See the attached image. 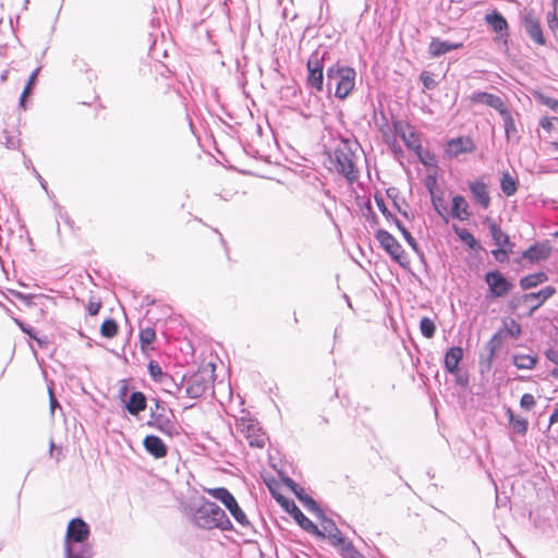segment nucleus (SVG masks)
<instances>
[{"label":"nucleus","instance_id":"ea45409f","mask_svg":"<svg viewBox=\"0 0 558 558\" xmlns=\"http://www.w3.org/2000/svg\"><path fill=\"white\" fill-rule=\"evenodd\" d=\"M138 338H140V343H141V348L143 351L153 350L154 348L151 347V344L156 339L155 328L141 327Z\"/></svg>","mask_w":558,"mask_h":558},{"label":"nucleus","instance_id":"5701e85b","mask_svg":"<svg viewBox=\"0 0 558 558\" xmlns=\"http://www.w3.org/2000/svg\"><path fill=\"white\" fill-rule=\"evenodd\" d=\"M504 342V338L500 332L496 331L489 341L486 343V349L488 351V356L485 361H481V366L485 367V369H481L482 373L488 372L492 367L493 360L495 359L497 352L501 349Z\"/></svg>","mask_w":558,"mask_h":558},{"label":"nucleus","instance_id":"423d86ee","mask_svg":"<svg viewBox=\"0 0 558 558\" xmlns=\"http://www.w3.org/2000/svg\"><path fill=\"white\" fill-rule=\"evenodd\" d=\"M355 157V151L347 140H342L333 150L332 162L335 168L350 184L359 179V170L354 161Z\"/></svg>","mask_w":558,"mask_h":558},{"label":"nucleus","instance_id":"69168bd1","mask_svg":"<svg viewBox=\"0 0 558 558\" xmlns=\"http://www.w3.org/2000/svg\"><path fill=\"white\" fill-rule=\"evenodd\" d=\"M54 205H56V207H57V208H58V210H59V217H60V218H61L65 223L70 225V223H71V218H70V216L68 215V213H66V211H64V210L62 209V207H61V206H59L58 204H54Z\"/></svg>","mask_w":558,"mask_h":558},{"label":"nucleus","instance_id":"49530a36","mask_svg":"<svg viewBox=\"0 0 558 558\" xmlns=\"http://www.w3.org/2000/svg\"><path fill=\"white\" fill-rule=\"evenodd\" d=\"M415 155L420 162L427 167L433 166L436 161L435 155L427 149H423V147L421 148V151L418 150V153H415Z\"/></svg>","mask_w":558,"mask_h":558},{"label":"nucleus","instance_id":"bb28decb","mask_svg":"<svg viewBox=\"0 0 558 558\" xmlns=\"http://www.w3.org/2000/svg\"><path fill=\"white\" fill-rule=\"evenodd\" d=\"M550 253L551 247L548 243H535L522 253V257L534 263L547 259Z\"/></svg>","mask_w":558,"mask_h":558},{"label":"nucleus","instance_id":"680f3d73","mask_svg":"<svg viewBox=\"0 0 558 558\" xmlns=\"http://www.w3.org/2000/svg\"><path fill=\"white\" fill-rule=\"evenodd\" d=\"M521 305H524V303L522 301V295L512 296V299L510 300V302L508 304L509 308H511L513 311L517 310Z\"/></svg>","mask_w":558,"mask_h":558},{"label":"nucleus","instance_id":"f03ea898","mask_svg":"<svg viewBox=\"0 0 558 558\" xmlns=\"http://www.w3.org/2000/svg\"><path fill=\"white\" fill-rule=\"evenodd\" d=\"M192 521L195 525L205 530L219 529L221 531H233V524L226 511L216 502L203 499L202 504L192 512Z\"/></svg>","mask_w":558,"mask_h":558},{"label":"nucleus","instance_id":"39448f33","mask_svg":"<svg viewBox=\"0 0 558 558\" xmlns=\"http://www.w3.org/2000/svg\"><path fill=\"white\" fill-rule=\"evenodd\" d=\"M215 365L208 363L199 367L191 375L182 376L183 388L185 396L191 399H197L205 395V392L213 387L215 376Z\"/></svg>","mask_w":558,"mask_h":558},{"label":"nucleus","instance_id":"412c9836","mask_svg":"<svg viewBox=\"0 0 558 558\" xmlns=\"http://www.w3.org/2000/svg\"><path fill=\"white\" fill-rule=\"evenodd\" d=\"M474 149V144L469 137L451 138L446 144V154L449 157H458L461 154L471 153Z\"/></svg>","mask_w":558,"mask_h":558},{"label":"nucleus","instance_id":"6e6d98bb","mask_svg":"<svg viewBox=\"0 0 558 558\" xmlns=\"http://www.w3.org/2000/svg\"><path fill=\"white\" fill-rule=\"evenodd\" d=\"M545 356L547 360L553 362L556 366H558V350L550 348L545 351Z\"/></svg>","mask_w":558,"mask_h":558},{"label":"nucleus","instance_id":"c85d7f7f","mask_svg":"<svg viewBox=\"0 0 558 558\" xmlns=\"http://www.w3.org/2000/svg\"><path fill=\"white\" fill-rule=\"evenodd\" d=\"M506 413L509 420V427L511 433L519 436H525L529 428L527 420L522 416H515L510 408L507 409Z\"/></svg>","mask_w":558,"mask_h":558},{"label":"nucleus","instance_id":"4d7b16f0","mask_svg":"<svg viewBox=\"0 0 558 558\" xmlns=\"http://www.w3.org/2000/svg\"><path fill=\"white\" fill-rule=\"evenodd\" d=\"M128 393H129V387H128V385H126L125 380H122L121 386L119 387V398H120V400H121L123 403H124V402L128 400V398H129Z\"/></svg>","mask_w":558,"mask_h":558},{"label":"nucleus","instance_id":"2f4dec72","mask_svg":"<svg viewBox=\"0 0 558 558\" xmlns=\"http://www.w3.org/2000/svg\"><path fill=\"white\" fill-rule=\"evenodd\" d=\"M548 280V276L544 271H537L534 274L526 275L522 277L519 281V284L522 290L526 291L532 288H535L539 284H543Z\"/></svg>","mask_w":558,"mask_h":558},{"label":"nucleus","instance_id":"9d476101","mask_svg":"<svg viewBox=\"0 0 558 558\" xmlns=\"http://www.w3.org/2000/svg\"><path fill=\"white\" fill-rule=\"evenodd\" d=\"M484 280L488 287V298L490 299L504 298L513 288L512 282L497 269L487 271Z\"/></svg>","mask_w":558,"mask_h":558},{"label":"nucleus","instance_id":"5fc2aeb1","mask_svg":"<svg viewBox=\"0 0 558 558\" xmlns=\"http://www.w3.org/2000/svg\"><path fill=\"white\" fill-rule=\"evenodd\" d=\"M539 99L543 105H545L546 107H548L549 109H551L553 111L558 113V100L557 99L547 97V96H543V95L539 96Z\"/></svg>","mask_w":558,"mask_h":558},{"label":"nucleus","instance_id":"b1692460","mask_svg":"<svg viewBox=\"0 0 558 558\" xmlns=\"http://www.w3.org/2000/svg\"><path fill=\"white\" fill-rule=\"evenodd\" d=\"M147 408V398L142 391H133L124 402V409L133 416H137Z\"/></svg>","mask_w":558,"mask_h":558},{"label":"nucleus","instance_id":"4468645a","mask_svg":"<svg viewBox=\"0 0 558 558\" xmlns=\"http://www.w3.org/2000/svg\"><path fill=\"white\" fill-rule=\"evenodd\" d=\"M89 534L88 524L81 518H74L68 524L65 544L84 543L88 539Z\"/></svg>","mask_w":558,"mask_h":558},{"label":"nucleus","instance_id":"052dcab7","mask_svg":"<svg viewBox=\"0 0 558 558\" xmlns=\"http://www.w3.org/2000/svg\"><path fill=\"white\" fill-rule=\"evenodd\" d=\"M456 375V383L461 387H466L469 385V376L466 374H460L459 372Z\"/></svg>","mask_w":558,"mask_h":558},{"label":"nucleus","instance_id":"338daca9","mask_svg":"<svg viewBox=\"0 0 558 558\" xmlns=\"http://www.w3.org/2000/svg\"><path fill=\"white\" fill-rule=\"evenodd\" d=\"M33 171L36 175V178L38 179L41 187L46 191V193L49 195V191H48V186H47V182L44 180V178L37 172V170L35 168H33Z\"/></svg>","mask_w":558,"mask_h":558},{"label":"nucleus","instance_id":"e433bc0d","mask_svg":"<svg viewBox=\"0 0 558 558\" xmlns=\"http://www.w3.org/2000/svg\"><path fill=\"white\" fill-rule=\"evenodd\" d=\"M519 182L509 172H504L500 179V189L506 196H512L518 191Z\"/></svg>","mask_w":558,"mask_h":558},{"label":"nucleus","instance_id":"7ed1b4c3","mask_svg":"<svg viewBox=\"0 0 558 558\" xmlns=\"http://www.w3.org/2000/svg\"><path fill=\"white\" fill-rule=\"evenodd\" d=\"M329 62H331V52L329 47L319 46L315 51L312 52L306 63V84L308 87L315 89L318 93L324 90V69H327Z\"/></svg>","mask_w":558,"mask_h":558},{"label":"nucleus","instance_id":"f704fd0d","mask_svg":"<svg viewBox=\"0 0 558 558\" xmlns=\"http://www.w3.org/2000/svg\"><path fill=\"white\" fill-rule=\"evenodd\" d=\"M148 373L154 381L161 385H168V381H172V376L168 373H165L159 363L156 361H150L148 363Z\"/></svg>","mask_w":558,"mask_h":558},{"label":"nucleus","instance_id":"de8ad7c7","mask_svg":"<svg viewBox=\"0 0 558 558\" xmlns=\"http://www.w3.org/2000/svg\"><path fill=\"white\" fill-rule=\"evenodd\" d=\"M420 80L425 89L432 90L437 86V82L434 78L433 74L428 71H423L420 75Z\"/></svg>","mask_w":558,"mask_h":558},{"label":"nucleus","instance_id":"4be33fe9","mask_svg":"<svg viewBox=\"0 0 558 558\" xmlns=\"http://www.w3.org/2000/svg\"><path fill=\"white\" fill-rule=\"evenodd\" d=\"M463 47L462 43H450L441 40L437 37L432 38L428 45V53L433 58H439L452 50H457Z\"/></svg>","mask_w":558,"mask_h":558},{"label":"nucleus","instance_id":"8fccbe9b","mask_svg":"<svg viewBox=\"0 0 558 558\" xmlns=\"http://www.w3.org/2000/svg\"><path fill=\"white\" fill-rule=\"evenodd\" d=\"M536 404L535 398L531 393H524L520 399V407L526 411L532 410Z\"/></svg>","mask_w":558,"mask_h":558},{"label":"nucleus","instance_id":"bf43d9fd","mask_svg":"<svg viewBox=\"0 0 558 558\" xmlns=\"http://www.w3.org/2000/svg\"><path fill=\"white\" fill-rule=\"evenodd\" d=\"M100 308H101L100 302H89V304L87 305L88 314L92 316L97 315L99 313Z\"/></svg>","mask_w":558,"mask_h":558},{"label":"nucleus","instance_id":"6e6552de","mask_svg":"<svg viewBox=\"0 0 558 558\" xmlns=\"http://www.w3.org/2000/svg\"><path fill=\"white\" fill-rule=\"evenodd\" d=\"M207 493L215 499L219 500L242 527L252 529V523L248 521L245 512L241 509L234 496L226 487L210 488Z\"/></svg>","mask_w":558,"mask_h":558},{"label":"nucleus","instance_id":"4c0bfd02","mask_svg":"<svg viewBox=\"0 0 558 558\" xmlns=\"http://www.w3.org/2000/svg\"><path fill=\"white\" fill-rule=\"evenodd\" d=\"M513 365L518 369H533L537 363V357L529 354L515 353L512 355Z\"/></svg>","mask_w":558,"mask_h":558},{"label":"nucleus","instance_id":"a19ab883","mask_svg":"<svg viewBox=\"0 0 558 558\" xmlns=\"http://www.w3.org/2000/svg\"><path fill=\"white\" fill-rule=\"evenodd\" d=\"M401 138L408 149L414 151V154L418 153V150L421 151V140L415 132H410L409 134L403 133Z\"/></svg>","mask_w":558,"mask_h":558},{"label":"nucleus","instance_id":"20e7f679","mask_svg":"<svg viewBox=\"0 0 558 558\" xmlns=\"http://www.w3.org/2000/svg\"><path fill=\"white\" fill-rule=\"evenodd\" d=\"M146 425L170 438L180 435V427L172 410L167 407L166 402L159 399H154V407H150L149 420L146 422Z\"/></svg>","mask_w":558,"mask_h":558},{"label":"nucleus","instance_id":"dca6fc26","mask_svg":"<svg viewBox=\"0 0 558 558\" xmlns=\"http://www.w3.org/2000/svg\"><path fill=\"white\" fill-rule=\"evenodd\" d=\"M242 432L245 434L246 439L251 447L264 448L266 445V434L262 430L257 422L253 420H242Z\"/></svg>","mask_w":558,"mask_h":558},{"label":"nucleus","instance_id":"ddd939ff","mask_svg":"<svg viewBox=\"0 0 558 558\" xmlns=\"http://www.w3.org/2000/svg\"><path fill=\"white\" fill-rule=\"evenodd\" d=\"M556 293V288L546 286L537 292H529L522 294V301L527 307V316H532L543 304Z\"/></svg>","mask_w":558,"mask_h":558},{"label":"nucleus","instance_id":"e2e57ef3","mask_svg":"<svg viewBox=\"0 0 558 558\" xmlns=\"http://www.w3.org/2000/svg\"><path fill=\"white\" fill-rule=\"evenodd\" d=\"M19 325L21 327V330L24 333H26L27 336H29L32 339H34L36 337V332H35L34 328L31 325H26V324H23V323H20Z\"/></svg>","mask_w":558,"mask_h":558},{"label":"nucleus","instance_id":"58836bf2","mask_svg":"<svg viewBox=\"0 0 558 558\" xmlns=\"http://www.w3.org/2000/svg\"><path fill=\"white\" fill-rule=\"evenodd\" d=\"M333 547L338 549V553L342 558H364L363 555L354 547L352 542L348 541L345 537L343 538V543H339Z\"/></svg>","mask_w":558,"mask_h":558},{"label":"nucleus","instance_id":"f8f14e48","mask_svg":"<svg viewBox=\"0 0 558 558\" xmlns=\"http://www.w3.org/2000/svg\"><path fill=\"white\" fill-rule=\"evenodd\" d=\"M485 23L496 33L495 41L502 43L508 48V40L510 37L509 24L506 17L497 10L486 14Z\"/></svg>","mask_w":558,"mask_h":558},{"label":"nucleus","instance_id":"3c124183","mask_svg":"<svg viewBox=\"0 0 558 558\" xmlns=\"http://www.w3.org/2000/svg\"><path fill=\"white\" fill-rule=\"evenodd\" d=\"M374 197H375V203H376L378 209L380 210V213L384 215V217L387 220H390V217H392L393 214L387 208L383 196L376 194Z\"/></svg>","mask_w":558,"mask_h":558},{"label":"nucleus","instance_id":"cd10ccee","mask_svg":"<svg viewBox=\"0 0 558 558\" xmlns=\"http://www.w3.org/2000/svg\"><path fill=\"white\" fill-rule=\"evenodd\" d=\"M450 215L460 221L468 220L471 216L470 206L462 195H454L451 199Z\"/></svg>","mask_w":558,"mask_h":558},{"label":"nucleus","instance_id":"72a5a7b5","mask_svg":"<svg viewBox=\"0 0 558 558\" xmlns=\"http://www.w3.org/2000/svg\"><path fill=\"white\" fill-rule=\"evenodd\" d=\"M80 548L76 550L74 545L64 544V554L65 558H92L93 550L92 547L84 543H78Z\"/></svg>","mask_w":558,"mask_h":558},{"label":"nucleus","instance_id":"0eeeda50","mask_svg":"<svg viewBox=\"0 0 558 558\" xmlns=\"http://www.w3.org/2000/svg\"><path fill=\"white\" fill-rule=\"evenodd\" d=\"M375 239L379 242L380 247L390 256V258L402 268H408L410 260L407 252L399 241L387 230L378 229L375 232Z\"/></svg>","mask_w":558,"mask_h":558},{"label":"nucleus","instance_id":"09e8293b","mask_svg":"<svg viewBox=\"0 0 558 558\" xmlns=\"http://www.w3.org/2000/svg\"><path fill=\"white\" fill-rule=\"evenodd\" d=\"M547 25L553 33L555 39L558 41V15L556 12L547 13Z\"/></svg>","mask_w":558,"mask_h":558},{"label":"nucleus","instance_id":"f3484780","mask_svg":"<svg viewBox=\"0 0 558 558\" xmlns=\"http://www.w3.org/2000/svg\"><path fill=\"white\" fill-rule=\"evenodd\" d=\"M473 201L483 209L490 206L492 198L488 192V185L483 180L468 182Z\"/></svg>","mask_w":558,"mask_h":558},{"label":"nucleus","instance_id":"c756f323","mask_svg":"<svg viewBox=\"0 0 558 558\" xmlns=\"http://www.w3.org/2000/svg\"><path fill=\"white\" fill-rule=\"evenodd\" d=\"M489 233L492 235L494 244L497 247L512 248L514 246V244L510 240V236L507 233H505L501 230L500 226L497 225L496 222H492L489 225Z\"/></svg>","mask_w":558,"mask_h":558},{"label":"nucleus","instance_id":"a18cd8bd","mask_svg":"<svg viewBox=\"0 0 558 558\" xmlns=\"http://www.w3.org/2000/svg\"><path fill=\"white\" fill-rule=\"evenodd\" d=\"M512 253V248L508 247H497L492 251V255L498 263H508L509 262V255Z\"/></svg>","mask_w":558,"mask_h":558},{"label":"nucleus","instance_id":"13d9d810","mask_svg":"<svg viewBox=\"0 0 558 558\" xmlns=\"http://www.w3.org/2000/svg\"><path fill=\"white\" fill-rule=\"evenodd\" d=\"M49 403H50V413L53 415L57 408H60V403L54 397L52 389L49 388Z\"/></svg>","mask_w":558,"mask_h":558},{"label":"nucleus","instance_id":"603ef678","mask_svg":"<svg viewBox=\"0 0 558 558\" xmlns=\"http://www.w3.org/2000/svg\"><path fill=\"white\" fill-rule=\"evenodd\" d=\"M427 187L432 194V204H433L435 210L437 211L438 215H440L442 217L444 216L442 210H447V208L445 206H441L442 198L439 196H435L433 194V187L430 185L427 184Z\"/></svg>","mask_w":558,"mask_h":558},{"label":"nucleus","instance_id":"a211bd4d","mask_svg":"<svg viewBox=\"0 0 558 558\" xmlns=\"http://www.w3.org/2000/svg\"><path fill=\"white\" fill-rule=\"evenodd\" d=\"M316 517L322 520L323 530H320V532L324 533V536H316L317 538H327L331 546H337L339 543H343L344 536L333 520L327 518L324 512L323 515Z\"/></svg>","mask_w":558,"mask_h":558},{"label":"nucleus","instance_id":"473e14b6","mask_svg":"<svg viewBox=\"0 0 558 558\" xmlns=\"http://www.w3.org/2000/svg\"><path fill=\"white\" fill-rule=\"evenodd\" d=\"M497 331L501 333L504 339L506 337L518 339L522 333V327L519 323H517L515 319L505 318L502 319V327H500Z\"/></svg>","mask_w":558,"mask_h":558},{"label":"nucleus","instance_id":"37998d69","mask_svg":"<svg viewBox=\"0 0 558 558\" xmlns=\"http://www.w3.org/2000/svg\"><path fill=\"white\" fill-rule=\"evenodd\" d=\"M420 330L425 338L430 339L435 336L436 325L429 317H423L420 322Z\"/></svg>","mask_w":558,"mask_h":558},{"label":"nucleus","instance_id":"79ce46f5","mask_svg":"<svg viewBox=\"0 0 558 558\" xmlns=\"http://www.w3.org/2000/svg\"><path fill=\"white\" fill-rule=\"evenodd\" d=\"M118 324L113 318H107L100 326V333L105 338H113L118 332Z\"/></svg>","mask_w":558,"mask_h":558},{"label":"nucleus","instance_id":"864d4df0","mask_svg":"<svg viewBox=\"0 0 558 558\" xmlns=\"http://www.w3.org/2000/svg\"><path fill=\"white\" fill-rule=\"evenodd\" d=\"M165 390L171 395H179L183 389L182 380L177 383L172 377V381H168V385H162Z\"/></svg>","mask_w":558,"mask_h":558},{"label":"nucleus","instance_id":"aec40b11","mask_svg":"<svg viewBox=\"0 0 558 558\" xmlns=\"http://www.w3.org/2000/svg\"><path fill=\"white\" fill-rule=\"evenodd\" d=\"M469 98L473 104L486 105L498 112L506 106L501 97L487 92H473Z\"/></svg>","mask_w":558,"mask_h":558},{"label":"nucleus","instance_id":"a878e982","mask_svg":"<svg viewBox=\"0 0 558 558\" xmlns=\"http://www.w3.org/2000/svg\"><path fill=\"white\" fill-rule=\"evenodd\" d=\"M504 121L505 134L507 141L518 142L520 136L515 125V120L507 105L498 112Z\"/></svg>","mask_w":558,"mask_h":558},{"label":"nucleus","instance_id":"c03bdc74","mask_svg":"<svg viewBox=\"0 0 558 558\" xmlns=\"http://www.w3.org/2000/svg\"><path fill=\"white\" fill-rule=\"evenodd\" d=\"M401 234L404 238V240L407 241V243L410 245V247L417 254L420 259L422 262H424L425 260L424 252L421 250L417 241L413 238L411 232L409 230H402Z\"/></svg>","mask_w":558,"mask_h":558},{"label":"nucleus","instance_id":"f257e3e1","mask_svg":"<svg viewBox=\"0 0 558 558\" xmlns=\"http://www.w3.org/2000/svg\"><path fill=\"white\" fill-rule=\"evenodd\" d=\"M356 71L338 61L329 62L326 70V87L328 94L331 93L335 85V97L344 100L349 97L355 87Z\"/></svg>","mask_w":558,"mask_h":558},{"label":"nucleus","instance_id":"7c9ffc66","mask_svg":"<svg viewBox=\"0 0 558 558\" xmlns=\"http://www.w3.org/2000/svg\"><path fill=\"white\" fill-rule=\"evenodd\" d=\"M457 236L472 251H482L483 246L475 239V236L465 228H460L457 225L452 227Z\"/></svg>","mask_w":558,"mask_h":558},{"label":"nucleus","instance_id":"0e129e2a","mask_svg":"<svg viewBox=\"0 0 558 558\" xmlns=\"http://www.w3.org/2000/svg\"><path fill=\"white\" fill-rule=\"evenodd\" d=\"M539 126L546 130L547 132H550L553 129L551 120L547 117H544L539 120Z\"/></svg>","mask_w":558,"mask_h":558},{"label":"nucleus","instance_id":"c9c22d12","mask_svg":"<svg viewBox=\"0 0 558 558\" xmlns=\"http://www.w3.org/2000/svg\"><path fill=\"white\" fill-rule=\"evenodd\" d=\"M40 72V66L35 69L31 76L28 77V81L26 82L24 89L22 92V95L20 97L19 106L23 109H26V99L28 96L33 94L34 87L37 83V76Z\"/></svg>","mask_w":558,"mask_h":558},{"label":"nucleus","instance_id":"1a4fd4ad","mask_svg":"<svg viewBox=\"0 0 558 558\" xmlns=\"http://www.w3.org/2000/svg\"><path fill=\"white\" fill-rule=\"evenodd\" d=\"M275 498L305 532L314 536H324L320 529L300 510L292 499L282 495H278Z\"/></svg>","mask_w":558,"mask_h":558},{"label":"nucleus","instance_id":"393cba45","mask_svg":"<svg viewBox=\"0 0 558 558\" xmlns=\"http://www.w3.org/2000/svg\"><path fill=\"white\" fill-rule=\"evenodd\" d=\"M463 359V349L461 347L449 348L444 357V368L449 374H457L459 371V363Z\"/></svg>","mask_w":558,"mask_h":558},{"label":"nucleus","instance_id":"774afa93","mask_svg":"<svg viewBox=\"0 0 558 558\" xmlns=\"http://www.w3.org/2000/svg\"><path fill=\"white\" fill-rule=\"evenodd\" d=\"M558 422V403H556L554 411L549 416V424H555Z\"/></svg>","mask_w":558,"mask_h":558},{"label":"nucleus","instance_id":"6ab92c4d","mask_svg":"<svg viewBox=\"0 0 558 558\" xmlns=\"http://www.w3.org/2000/svg\"><path fill=\"white\" fill-rule=\"evenodd\" d=\"M144 449L155 459L166 458L168 454V446L156 435H147L143 440Z\"/></svg>","mask_w":558,"mask_h":558},{"label":"nucleus","instance_id":"9b49d317","mask_svg":"<svg viewBox=\"0 0 558 558\" xmlns=\"http://www.w3.org/2000/svg\"><path fill=\"white\" fill-rule=\"evenodd\" d=\"M520 17L521 25L531 40L538 46H545L547 41L541 26V21L535 11L532 9H524Z\"/></svg>","mask_w":558,"mask_h":558},{"label":"nucleus","instance_id":"2eb2a0df","mask_svg":"<svg viewBox=\"0 0 558 558\" xmlns=\"http://www.w3.org/2000/svg\"><path fill=\"white\" fill-rule=\"evenodd\" d=\"M283 484L288 488H290V490L295 495V497L308 511H311L315 515H323V510L317 504V501L314 498H312L308 494H306L304 488H302L296 482H294L291 477H284Z\"/></svg>","mask_w":558,"mask_h":558}]
</instances>
